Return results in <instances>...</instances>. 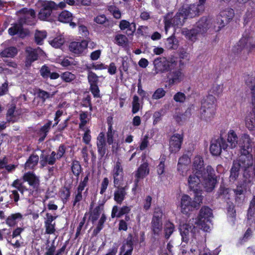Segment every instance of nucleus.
<instances>
[{
  "instance_id": "1",
  "label": "nucleus",
  "mask_w": 255,
  "mask_h": 255,
  "mask_svg": "<svg viewBox=\"0 0 255 255\" xmlns=\"http://www.w3.org/2000/svg\"><path fill=\"white\" fill-rule=\"evenodd\" d=\"M217 183V176L214 169L210 165L206 167L204 172L196 173L192 170L188 178V184L190 189L196 192L202 184L208 192L212 191Z\"/></svg>"
},
{
  "instance_id": "2",
  "label": "nucleus",
  "mask_w": 255,
  "mask_h": 255,
  "mask_svg": "<svg viewBox=\"0 0 255 255\" xmlns=\"http://www.w3.org/2000/svg\"><path fill=\"white\" fill-rule=\"evenodd\" d=\"M212 216V212L211 209L207 207L202 208L199 217L195 223L196 226L192 228L191 226L189 227L188 225L185 224L181 227L180 234L183 241L187 242L188 240V237L195 233L196 228H198L204 232L210 231L211 230L210 218Z\"/></svg>"
},
{
  "instance_id": "3",
  "label": "nucleus",
  "mask_w": 255,
  "mask_h": 255,
  "mask_svg": "<svg viewBox=\"0 0 255 255\" xmlns=\"http://www.w3.org/2000/svg\"><path fill=\"white\" fill-rule=\"evenodd\" d=\"M203 10V8H201L198 4H193L189 6H183L172 19H170L169 15H166L164 18L165 30L166 32H167L168 29L171 26H181L183 24L185 19L188 17H193Z\"/></svg>"
},
{
  "instance_id": "4",
  "label": "nucleus",
  "mask_w": 255,
  "mask_h": 255,
  "mask_svg": "<svg viewBox=\"0 0 255 255\" xmlns=\"http://www.w3.org/2000/svg\"><path fill=\"white\" fill-rule=\"evenodd\" d=\"M211 19L206 17L201 18L197 23L195 28L190 30L185 31L186 37L192 41H195L200 34L206 32L211 26Z\"/></svg>"
},
{
  "instance_id": "5",
  "label": "nucleus",
  "mask_w": 255,
  "mask_h": 255,
  "mask_svg": "<svg viewBox=\"0 0 255 255\" xmlns=\"http://www.w3.org/2000/svg\"><path fill=\"white\" fill-rule=\"evenodd\" d=\"M251 139L249 134L244 133L241 136L239 143L241 147V155H240V159H247L246 166L249 165H253V159L251 154H250V149L251 146Z\"/></svg>"
},
{
  "instance_id": "6",
  "label": "nucleus",
  "mask_w": 255,
  "mask_h": 255,
  "mask_svg": "<svg viewBox=\"0 0 255 255\" xmlns=\"http://www.w3.org/2000/svg\"><path fill=\"white\" fill-rule=\"evenodd\" d=\"M153 65L154 74H158L171 70L175 67L176 64L175 61L162 57L155 59L153 61Z\"/></svg>"
},
{
  "instance_id": "7",
  "label": "nucleus",
  "mask_w": 255,
  "mask_h": 255,
  "mask_svg": "<svg viewBox=\"0 0 255 255\" xmlns=\"http://www.w3.org/2000/svg\"><path fill=\"white\" fill-rule=\"evenodd\" d=\"M234 16L233 9L227 8L222 10L218 16L216 22L214 26V29L218 31L225 26Z\"/></svg>"
},
{
  "instance_id": "8",
  "label": "nucleus",
  "mask_w": 255,
  "mask_h": 255,
  "mask_svg": "<svg viewBox=\"0 0 255 255\" xmlns=\"http://www.w3.org/2000/svg\"><path fill=\"white\" fill-rule=\"evenodd\" d=\"M245 163H247V159L240 160V157L239 158L234 161L232 167L230 171V181L234 182L238 177L239 175L240 169L243 168L244 170H246L250 166L252 165H247Z\"/></svg>"
},
{
  "instance_id": "9",
  "label": "nucleus",
  "mask_w": 255,
  "mask_h": 255,
  "mask_svg": "<svg viewBox=\"0 0 255 255\" xmlns=\"http://www.w3.org/2000/svg\"><path fill=\"white\" fill-rule=\"evenodd\" d=\"M57 9L56 4L53 1H44L42 3V8L38 13V18L45 20L50 16L53 9Z\"/></svg>"
},
{
  "instance_id": "10",
  "label": "nucleus",
  "mask_w": 255,
  "mask_h": 255,
  "mask_svg": "<svg viewBox=\"0 0 255 255\" xmlns=\"http://www.w3.org/2000/svg\"><path fill=\"white\" fill-rule=\"evenodd\" d=\"M35 16V11L32 9L24 8L17 11V17L19 19L20 23H26L31 25L33 23V20Z\"/></svg>"
},
{
  "instance_id": "11",
  "label": "nucleus",
  "mask_w": 255,
  "mask_h": 255,
  "mask_svg": "<svg viewBox=\"0 0 255 255\" xmlns=\"http://www.w3.org/2000/svg\"><path fill=\"white\" fill-rule=\"evenodd\" d=\"M227 148V143L222 137L212 140L210 147L211 153L214 156H219L221 154L222 149Z\"/></svg>"
},
{
  "instance_id": "12",
  "label": "nucleus",
  "mask_w": 255,
  "mask_h": 255,
  "mask_svg": "<svg viewBox=\"0 0 255 255\" xmlns=\"http://www.w3.org/2000/svg\"><path fill=\"white\" fill-rule=\"evenodd\" d=\"M88 45V42L86 40L81 41H73L70 43V51L77 55H81L86 53Z\"/></svg>"
},
{
  "instance_id": "13",
  "label": "nucleus",
  "mask_w": 255,
  "mask_h": 255,
  "mask_svg": "<svg viewBox=\"0 0 255 255\" xmlns=\"http://www.w3.org/2000/svg\"><path fill=\"white\" fill-rule=\"evenodd\" d=\"M237 52L246 48L249 52L255 48V39L252 37L244 35L237 45Z\"/></svg>"
},
{
  "instance_id": "14",
  "label": "nucleus",
  "mask_w": 255,
  "mask_h": 255,
  "mask_svg": "<svg viewBox=\"0 0 255 255\" xmlns=\"http://www.w3.org/2000/svg\"><path fill=\"white\" fill-rule=\"evenodd\" d=\"M190 162V158L187 155H183L182 157L179 158L177 164V170L180 175L182 176L187 175V171L189 169Z\"/></svg>"
},
{
  "instance_id": "15",
  "label": "nucleus",
  "mask_w": 255,
  "mask_h": 255,
  "mask_svg": "<svg viewBox=\"0 0 255 255\" xmlns=\"http://www.w3.org/2000/svg\"><path fill=\"white\" fill-rule=\"evenodd\" d=\"M27 54L25 64L26 66H29L31 63L36 60L38 56H42L44 52L40 48L33 49L31 47H27L26 49Z\"/></svg>"
},
{
  "instance_id": "16",
  "label": "nucleus",
  "mask_w": 255,
  "mask_h": 255,
  "mask_svg": "<svg viewBox=\"0 0 255 255\" xmlns=\"http://www.w3.org/2000/svg\"><path fill=\"white\" fill-rule=\"evenodd\" d=\"M115 187L118 186L123 180L124 172L121 162L118 160L114 165L112 171Z\"/></svg>"
},
{
  "instance_id": "17",
  "label": "nucleus",
  "mask_w": 255,
  "mask_h": 255,
  "mask_svg": "<svg viewBox=\"0 0 255 255\" xmlns=\"http://www.w3.org/2000/svg\"><path fill=\"white\" fill-rule=\"evenodd\" d=\"M183 139V134L182 133L173 134L169 140V151L174 153L178 152L181 148Z\"/></svg>"
},
{
  "instance_id": "18",
  "label": "nucleus",
  "mask_w": 255,
  "mask_h": 255,
  "mask_svg": "<svg viewBox=\"0 0 255 255\" xmlns=\"http://www.w3.org/2000/svg\"><path fill=\"white\" fill-rule=\"evenodd\" d=\"M180 206L181 211L184 214H187L193 209L197 208V205L195 203H192L191 198L187 195H183L182 196Z\"/></svg>"
},
{
  "instance_id": "19",
  "label": "nucleus",
  "mask_w": 255,
  "mask_h": 255,
  "mask_svg": "<svg viewBox=\"0 0 255 255\" xmlns=\"http://www.w3.org/2000/svg\"><path fill=\"white\" fill-rule=\"evenodd\" d=\"M185 75L181 70L177 69L169 72L167 78L170 85L177 84L184 79Z\"/></svg>"
},
{
  "instance_id": "20",
  "label": "nucleus",
  "mask_w": 255,
  "mask_h": 255,
  "mask_svg": "<svg viewBox=\"0 0 255 255\" xmlns=\"http://www.w3.org/2000/svg\"><path fill=\"white\" fill-rule=\"evenodd\" d=\"M149 174V167L148 163L144 162L142 163L135 171L134 176L135 179L139 181L140 179H143Z\"/></svg>"
},
{
  "instance_id": "21",
  "label": "nucleus",
  "mask_w": 255,
  "mask_h": 255,
  "mask_svg": "<svg viewBox=\"0 0 255 255\" xmlns=\"http://www.w3.org/2000/svg\"><path fill=\"white\" fill-rule=\"evenodd\" d=\"M23 179L27 181L33 189L36 190L38 188L39 185V178L33 172H28L25 173L23 175Z\"/></svg>"
},
{
  "instance_id": "22",
  "label": "nucleus",
  "mask_w": 255,
  "mask_h": 255,
  "mask_svg": "<svg viewBox=\"0 0 255 255\" xmlns=\"http://www.w3.org/2000/svg\"><path fill=\"white\" fill-rule=\"evenodd\" d=\"M227 148L233 149L237 146L238 137L233 129H230L227 133Z\"/></svg>"
},
{
  "instance_id": "23",
  "label": "nucleus",
  "mask_w": 255,
  "mask_h": 255,
  "mask_svg": "<svg viewBox=\"0 0 255 255\" xmlns=\"http://www.w3.org/2000/svg\"><path fill=\"white\" fill-rule=\"evenodd\" d=\"M204 160L200 155H196L194 157L192 162V170L196 173L204 172L206 169L204 168Z\"/></svg>"
},
{
  "instance_id": "24",
  "label": "nucleus",
  "mask_w": 255,
  "mask_h": 255,
  "mask_svg": "<svg viewBox=\"0 0 255 255\" xmlns=\"http://www.w3.org/2000/svg\"><path fill=\"white\" fill-rule=\"evenodd\" d=\"M119 27L122 30H126L127 34L128 35H132L136 29L134 23H130L126 20H121L120 22Z\"/></svg>"
},
{
  "instance_id": "25",
  "label": "nucleus",
  "mask_w": 255,
  "mask_h": 255,
  "mask_svg": "<svg viewBox=\"0 0 255 255\" xmlns=\"http://www.w3.org/2000/svg\"><path fill=\"white\" fill-rule=\"evenodd\" d=\"M216 98L212 95H209L204 98L202 102L201 108L216 110Z\"/></svg>"
},
{
  "instance_id": "26",
  "label": "nucleus",
  "mask_w": 255,
  "mask_h": 255,
  "mask_svg": "<svg viewBox=\"0 0 255 255\" xmlns=\"http://www.w3.org/2000/svg\"><path fill=\"white\" fill-rule=\"evenodd\" d=\"M97 146L99 154L102 157L106 153L105 134L101 132L97 138Z\"/></svg>"
},
{
  "instance_id": "27",
  "label": "nucleus",
  "mask_w": 255,
  "mask_h": 255,
  "mask_svg": "<svg viewBox=\"0 0 255 255\" xmlns=\"http://www.w3.org/2000/svg\"><path fill=\"white\" fill-rule=\"evenodd\" d=\"M127 186L118 187L114 192V199L118 204H121L124 200L127 195Z\"/></svg>"
},
{
  "instance_id": "28",
  "label": "nucleus",
  "mask_w": 255,
  "mask_h": 255,
  "mask_svg": "<svg viewBox=\"0 0 255 255\" xmlns=\"http://www.w3.org/2000/svg\"><path fill=\"white\" fill-rule=\"evenodd\" d=\"M56 153L52 151L50 155H44L42 154L40 155V163L42 167L46 166L47 164L53 165L56 161Z\"/></svg>"
},
{
  "instance_id": "29",
  "label": "nucleus",
  "mask_w": 255,
  "mask_h": 255,
  "mask_svg": "<svg viewBox=\"0 0 255 255\" xmlns=\"http://www.w3.org/2000/svg\"><path fill=\"white\" fill-rule=\"evenodd\" d=\"M133 249V243L131 239L128 238L121 248L120 255H131Z\"/></svg>"
},
{
  "instance_id": "30",
  "label": "nucleus",
  "mask_w": 255,
  "mask_h": 255,
  "mask_svg": "<svg viewBox=\"0 0 255 255\" xmlns=\"http://www.w3.org/2000/svg\"><path fill=\"white\" fill-rule=\"evenodd\" d=\"M245 126L250 131L255 130V113L254 111L251 112L246 117Z\"/></svg>"
},
{
  "instance_id": "31",
  "label": "nucleus",
  "mask_w": 255,
  "mask_h": 255,
  "mask_svg": "<svg viewBox=\"0 0 255 255\" xmlns=\"http://www.w3.org/2000/svg\"><path fill=\"white\" fill-rule=\"evenodd\" d=\"M200 118L207 122L210 121L214 117L216 110L201 108Z\"/></svg>"
},
{
  "instance_id": "32",
  "label": "nucleus",
  "mask_w": 255,
  "mask_h": 255,
  "mask_svg": "<svg viewBox=\"0 0 255 255\" xmlns=\"http://www.w3.org/2000/svg\"><path fill=\"white\" fill-rule=\"evenodd\" d=\"M38 161L39 156L34 153L32 154L25 163V168L26 169L33 168L37 164Z\"/></svg>"
},
{
  "instance_id": "33",
  "label": "nucleus",
  "mask_w": 255,
  "mask_h": 255,
  "mask_svg": "<svg viewBox=\"0 0 255 255\" xmlns=\"http://www.w3.org/2000/svg\"><path fill=\"white\" fill-rule=\"evenodd\" d=\"M72 18V14L67 10L62 11L58 16L59 21L64 23H68L71 21Z\"/></svg>"
},
{
  "instance_id": "34",
  "label": "nucleus",
  "mask_w": 255,
  "mask_h": 255,
  "mask_svg": "<svg viewBox=\"0 0 255 255\" xmlns=\"http://www.w3.org/2000/svg\"><path fill=\"white\" fill-rule=\"evenodd\" d=\"M47 36V33L45 30H36L35 33V41L38 45L43 44V40Z\"/></svg>"
},
{
  "instance_id": "35",
  "label": "nucleus",
  "mask_w": 255,
  "mask_h": 255,
  "mask_svg": "<svg viewBox=\"0 0 255 255\" xmlns=\"http://www.w3.org/2000/svg\"><path fill=\"white\" fill-rule=\"evenodd\" d=\"M247 183L245 181L240 183L237 185V188L234 190L237 198H238L239 196L244 194L247 190Z\"/></svg>"
},
{
  "instance_id": "36",
  "label": "nucleus",
  "mask_w": 255,
  "mask_h": 255,
  "mask_svg": "<svg viewBox=\"0 0 255 255\" xmlns=\"http://www.w3.org/2000/svg\"><path fill=\"white\" fill-rule=\"evenodd\" d=\"M49 42L53 47L59 48L64 43L65 39L63 36L59 35L52 40H49Z\"/></svg>"
},
{
  "instance_id": "37",
  "label": "nucleus",
  "mask_w": 255,
  "mask_h": 255,
  "mask_svg": "<svg viewBox=\"0 0 255 255\" xmlns=\"http://www.w3.org/2000/svg\"><path fill=\"white\" fill-rule=\"evenodd\" d=\"M15 54L16 47L13 46L4 49L0 53V55L2 57H13Z\"/></svg>"
},
{
  "instance_id": "38",
  "label": "nucleus",
  "mask_w": 255,
  "mask_h": 255,
  "mask_svg": "<svg viewBox=\"0 0 255 255\" xmlns=\"http://www.w3.org/2000/svg\"><path fill=\"white\" fill-rule=\"evenodd\" d=\"M151 224L154 233L158 234L162 228L161 220L152 219Z\"/></svg>"
},
{
  "instance_id": "39",
  "label": "nucleus",
  "mask_w": 255,
  "mask_h": 255,
  "mask_svg": "<svg viewBox=\"0 0 255 255\" xmlns=\"http://www.w3.org/2000/svg\"><path fill=\"white\" fill-rule=\"evenodd\" d=\"M79 119L80 120L79 128L81 129H84V127L89 121L90 117L88 116L87 112H82L80 114Z\"/></svg>"
},
{
  "instance_id": "40",
  "label": "nucleus",
  "mask_w": 255,
  "mask_h": 255,
  "mask_svg": "<svg viewBox=\"0 0 255 255\" xmlns=\"http://www.w3.org/2000/svg\"><path fill=\"white\" fill-rule=\"evenodd\" d=\"M52 125V121H48L46 124L43 126L40 129V135H41L39 140L42 141L46 137Z\"/></svg>"
},
{
  "instance_id": "41",
  "label": "nucleus",
  "mask_w": 255,
  "mask_h": 255,
  "mask_svg": "<svg viewBox=\"0 0 255 255\" xmlns=\"http://www.w3.org/2000/svg\"><path fill=\"white\" fill-rule=\"evenodd\" d=\"M142 108V106L139 103V99L136 96L134 95L133 97V100L132 102V113L133 114L137 113L140 109Z\"/></svg>"
},
{
  "instance_id": "42",
  "label": "nucleus",
  "mask_w": 255,
  "mask_h": 255,
  "mask_svg": "<svg viewBox=\"0 0 255 255\" xmlns=\"http://www.w3.org/2000/svg\"><path fill=\"white\" fill-rule=\"evenodd\" d=\"M108 9L110 12L116 19H120L121 17V12L120 9L115 5H110L108 6Z\"/></svg>"
},
{
  "instance_id": "43",
  "label": "nucleus",
  "mask_w": 255,
  "mask_h": 255,
  "mask_svg": "<svg viewBox=\"0 0 255 255\" xmlns=\"http://www.w3.org/2000/svg\"><path fill=\"white\" fill-rule=\"evenodd\" d=\"M102 210L103 207L102 206H98L96 207L91 212L90 216V219L91 220L92 222L96 221L99 217Z\"/></svg>"
},
{
  "instance_id": "44",
  "label": "nucleus",
  "mask_w": 255,
  "mask_h": 255,
  "mask_svg": "<svg viewBox=\"0 0 255 255\" xmlns=\"http://www.w3.org/2000/svg\"><path fill=\"white\" fill-rule=\"evenodd\" d=\"M54 94V92L50 94L46 91L40 89L37 92V97L41 99L43 102H44L47 99L52 98Z\"/></svg>"
},
{
  "instance_id": "45",
  "label": "nucleus",
  "mask_w": 255,
  "mask_h": 255,
  "mask_svg": "<svg viewBox=\"0 0 255 255\" xmlns=\"http://www.w3.org/2000/svg\"><path fill=\"white\" fill-rule=\"evenodd\" d=\"M115 42L121 46L126 45L128 43V39L125 35L119 34L115 37Z\"/></svg>"
},
{
  "instance_id": "46",
  "label": "nucleus",
  "mask_w": 255,
  "mask_h": 255,
  "mask_svg": "<svg viewBox=\"0 0 255 255\" xmlns=\"http://www.w3.org/2000/svg\"><path fill=\"white\" fill-rule=\"evenodd\" d=\"M60 77L65 82H71L75 79L76 76L69 71H66L63 73Z\"/></svg>"
},
{
  "instance_id": "47",
  "label": "nucleus",
  "mask_w": 255,
  "mask_h": 255,
  "mask_svg": "<svg viewBox=\"0 0 255 255\" xmlns=\"http://www.w3.org/2000/svg\"><path fill=\"white\" fill-rule=\"evenodd\" d=\"M87 78L90 85L98 84L99 77L93 72L88 71Z\"/></svg>"
},
{
  "instance_id": "48",
  "label": "nucleus",
  "mask_w": 255,
  "mask_h": 255,
  "mask_svg": "<svg viewBox=\"0 0 255 255\" xmlns=\"http://www.w3.org/2000/svg\"><path fill=\"white\" fill-rule=\"evenodd\" d=\"M223 90V84H215L214 85L210 90V93L212 94L219 96L220 95Z\"/></svg>"
},
{
  "instance_id": "49",
  "label": "nucleus",
  "mask_w": 255,
  "mask_h": 255,
  "mask_svg": "<svg viewBox=\"0 0 255 255\" xmlns=\"http://www.w3.org/2000/svg\"><path fill=\"white\" fill-rule=\"evenodd\" d=\"M15 107L13 106L11 108L8 109L6 114V119L7 122L14 123L15 122V116L14 115L15 112Z\"/></svg>"
},
{
  "instance_id": "50",
  "label": "nucleus",
  "mask_w": 255,
  "mask_h": 255,
  "mask_svg": "<svg viewBox=\"0 0 255 255\" xmlns=\"http://www.w3.org/2000/svg\"><path fill=\"white\" fill-rule=\"evenodd\" d=\"M114 134L115 131L113 130L112 125L111 124H109L108 131L107 133V140L109 145L113 143Z\"/></svg>"
},
{
  "instance_id": "51",
  "label": "nucleus",
  "mask_w": 255,
  "mask_h": 255,
  "mask_svg": "<svg viewBox=\"0 0 255 255\" xmlns=\"http://www.w3.org/2000/svg\"><path fill=\"white\" fill-rule=\"evenodd\" d=\"M166 44L169 49H175L178 47L177 41L174 37L168 38Z\"/></svg>"
},
{
  "instance_id": "52",
  "label": "nucleus",
  "mask_w": 255,
  "mask_h": 255,
  "mask_svg": "<svg viewBox=\"0 0 255 255\" xmlns=\"http://www.w3.org/2000/svg\"><path fill=\"white\" fill-rule=\"evenodd\" d=\"M165 158L162 157L160 159V162L157 166V173L159 175H162L165 171Z\"/></svg>"
},
{
  "instance_id": "53",
  "label": "nucleus",
  "mask_w": 255,
  "mask_h": 255,
  "mask_svg": "<svg viewBox=\"0 0 255 255\" xmlns=\"http://www.w3.org/2000/svg\"><path fill=\"white\" fill-rule=\"evenodd\" d=\"M71 169L73 173L75 176H78L81 172V167L79 162L77 161H74L72 163Z\"/></svg>"
},
{
  "instance_id": "54",
  "label": "nucleus",
  "mask_w": 255,
  "mask_h": 255,
  "mask_svg": "<svg viewBox=\"0 0 255 255\" xmlns=\"http://www.w3.org/2000/svg\"><path fill=\"white\" fill-rule=\"evenodd\" d=\"M165 94L166 92L163 88H158L153 94L152 98L154 100H158L163 97Z\"/></svg>"
},
{
  "instance_id": "55",
  "label": "nucleus",
  "mask_w": 255,
  "mask_h": 255,
  "mask_svg": "<svg viewBox=\"0 0 255 255\" xmlns=\"http://www.w3.org/2000/svg\"><path fill=\"white\" fill-rule=\"evenodd\" d=\"M174 225L171 223H168L166 224L165 228V236L166 238L168 239L172 234L174 231Z\"/></svg>"
},
{
  "instance_id": "56",
  "label": "nucleus",
  "mask_w": 255,
  "mask_h": 255,
  "mask_svg": "<svg viewBox=\"0 0 255 255\" xmlns=\"http://www.w3.org/2000/svg\"><path fill=\"white\" fill-rule=\"evenodd\" d=\"M29 34V32L28 30L22 28L21 26H17V36L23 38L26 36H28Z\"/></svg>"
},
{
  "instance_id": "57",
  "label": "nucleus",
  "mask_w": 255,
  "mask_h": 255,
  "mask_svg": "<svg viewBox=\"0 0 255 255\" xmlns=\"http://www.w3.org/2000/svg\"><path fill=\"white\" fill-rule=\"evenodd\" d=\"M149 136L148 134H146L144 136V137L141 138V142L139 146V149L140 150H143L145 149L149 144Z\"/></svg>"
},
{
  "instance_id": "58",
  "label": "nucleus",
  "mask_w": 255,
  "mask_h": 255,
  "mask_svg": "<svg viewBox=\"0 0 255 255\" xmlns=\"http://www.w3.org/2000/svg\"><path fill=\"white\" fill-rule=\"evenodd\" d=\"M70 195V192L67 188H62L60 192V196L64 202L67 201Z\"/></svg>"
},
{
  "instance_id": "59",
  "label": "nucleus",
  "mask_w": 255,
  "mask_h": 255,
  "mask_svg": "<svg viewBox=\"0 0 255 255\" xmlns=\"http://www.w3.org/2000/svg\"><path fill=\"white\" fill-rule=\"evenodd\" d=\"M106 216L104 214H103L98 222V224L96 228L94 230V232L95 233L98 234L102 229L103 227V224L106 221Z\"/></svg>"
},
{
  "instance_id": "60",
  "label": "nucleus",
  "mask_w": 255,
  "mask_h": 255,
  "mask_svg": "<svg viewBox=\"0 0 255 255\" xmlns=\"http://www.w3.org/2000/svg\"><path fill=\"white\" fill-rule=\"evenodd\" d=\"M78 30L80 34L86 37L89 35V32L87 27L82 24H80V21L78 22Z\"/></svg>"
},
{
  "instance_id": "61",
  "label": "nucleus",
  "mask_w": 255,
  "mask_h": 255,
  "mask_svg": "<svg viewBox=\"0 0 255 255\" xmlns=\"http://www.w3.org/2000/svg\"><path fill=\"white\" fill-rule=\"evenodd\" d=\"M90 130L89 129H86L83 136V141L85 143L90 145L91 146V145L90 144V141L91 140V136L90 135Z\"/></svg>"
},
{
  "instance_id": "62",
  "label": "nucleus",
  "mask_w": 255,
  "mask_h": 255,
  "mask_svg": "<svg viewBox=\"0 0 255 255\" xmlns=\"http://www.w3.org/2000/svg\"><path fill=\"white\" fill-rule=\"evenodd\" d=\"M40 73L43 78H47L50 75V70L48 67L43 65L40 69Z\"/></svg>"
},
{
  "instance_id": "63",
  "label": "nucleus",
  "mask_w": 255,
  "mask_h": 255,
  "mask_svg": "<svg viewBox=\"0 0 255 255\" xmlns=\"http://www.w3.org/2000/svg\"><path fill=\"white\" fill-rule=\"evenodd\" d=\"M109 184V180L107 177H105L101 184V189H100V194H104L106 189H107V187L108 186V185Z\"/></svg>"
},
{
  "instance_id": "64",
  "label": "nucleus",
  "mask_w": 255,
  "mask_h": 255,
  "mask_svg": "<svg viewBox=\"0 0 255 255\" xmlns=\"http://www.w3.org/2000/svg\"><path fill=\"white\" fill-rule=\"evenodd\" d=\"M176 102L183 103L186 99L185 94L182 92H177L173 97Z\"/></svg>"
}]
</instances>
